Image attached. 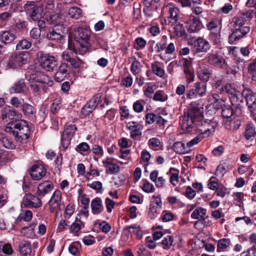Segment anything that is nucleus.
Instances as JSON below:
<instances>
[{"label":"nucleus","instance_id":"obj_1","mask_svg":"<svg viewBox=\"0 0 256 256\" xmlns=\"http://www.w3.org/2000/svg\"><path fill=\"white\" fill-rule=\"evenodd\" d=\"M204 104L202 99L192 102L187 112L180 120L182 130L186 132H190L194 126V122L203 118Z\"/></svg>","mask_w":256,"mask_h":256},{"label":"nucleus","instance_id":"obj_2","mask_svg":"<svg viewBox=\"0 0 256 256\" xmlns=\"http://www.w3.org/2000/svg\"><path fill=\"white\" fill-rule=\"evenodd\" d=\"M4 130L12 134L16 142L20 144L26 142L30 133L28 123L21 118L8 122L5 126Z\"/></svg>","mask_w":256,"mask_h":256},{"label":"nucleus","instance_id":"obj_3","mask_svg":"<svg viewBox=\"0 0 256 256\" xmlns=\"http://www.w3.org/2000/svg\"><path fill=\"white\" fill-rule=\"evenodd\" d=\"M219 90L225 92L228 95L232 105L236 108V114L241 115L244 104L242 88L241 86L234 83L227 84L220 88Z\"/></svg>","mask_w":256,"mask_h":256},{"label":"nucleus","instance_id":"obj_4","mask_svg":"<svg viewBox=\"0 0 256 256\" xmlns=\"http://www.w3.org/2000/svg\"><path fill=\"white\" fill-rule=\"evenodd\" d=\"M91 30L88 28L78 27L73 32L74 40L79 44L78 50L80 54L87 52L91 47Z\"/></svg>","mask_w":256,"mask_h":256},{"label":"nucleus","instance_id":"obj_5","mask_svg":"<svg viewBox=\"0 0 256 256\" xmlns=\"http://www.w3.org/2000/svg\"><path fill=\"white\" fill-rule=\"evenodd\" d=\"M218 124V122L213 120H203L202 118H198L194 122L192 128L195 127L200 136H202V138H206L214 132Z\"/></svg>","mask_w":256,"mask_h":256},{"label":"nucleus","instance_id":"obj_6","mask_svg":"<svg viewBox=\"0 0 256 256\" xmlns=\"http://www.w3.org/2000/svg\"><path fill=\"white\" fill-rule=\"evenodd\" d=\"M24 11L28 15L30 21H36L41 18L44 6L34 1H28L24 6Z\"/></svg>","mask_w":256,"mask_h":256},{"label":"nucleus","instance_id":"obj_7","mask_svg":"<svg viewBox=\"0 0 256 256\" xmlns=\"http://www.w3.org/2000/svg\"><path fill=\"white\" fill-rule=\"evenodd\" d=\"M29 54L26 52H20L12 54L6 62L7 69H15L28 63Z\"/></svg>","mask_w":256,"mask_h":256},{"label":"nucleus","instance_id":"obj_8","mask_svg":"<svg viewBox=\"0 0 256 256\" xmlns=\"http://www.w3.org/2000/svg\"><path fill=\"white\" fill-rule=\"evenodd\" d=\"M206 62L212 66L216 68L227 69L228 64L220 52L212 50L208 53L206 57Z\"/></svg>","mask_w":256,"mask_h":256},{"label":"nucleus","instance_id":"obj_9","mask_svg":"<svg viewBox=\"0 0 256 256\" xmlns=\"http://www.w3.org/2000/svg\"><path fill=\"white\" fill-rule=\"evenodd\" d=\"M40 66L48 72H52L58 66V61L56 58L49 54H40Z\"/></svg>","mask_w":256,"mask_h":256},{"label":"nucleus","instance_id":"obj_10","mask_svg":"<svg viewBox=\"0 0 256 256\" xmlns=\"http://www.w3.org/2000/svg\"><path fill=\"white\" fill-rule=\"evenodd\" d=\"M41 196H38L28 192L24 196L22 202V206L24 208H38L42 206V202L40 200Z\"/></svg>","mask_w":256,"mask_h":256},{"label":"nucleus","instance_id":"obj_11","mask_svg":"<svg viewBox=\"0 0 256 256\" xmlns=\"http://www.w3.org/2000/svg\"><path fill=\"white\" fill-rule=\"evenodd\" d=\"M0 118L4 122H8L22 118L21 113L10 106L4 107L0 111Z\"/></svg>","mask_w":256,"mask_h":256},{"label":"nucleus","instance_id":"obj_12","mask_svg":"<svg viewBox=\"0 0 256 256\" xmlns=\"http://www.w3.org/2000/svg\"><path fill=\"white\" fill-rule=\"evenodd\" d=\"M249 26H242V27L232 28V33L228 36V42L233 44L234 42L240 40L244 36L250 31Z\"/></svg>","mask_w":256,"mask_h":256},{"label":"nucleus","instance_id":"obj_13","mask_svg":"<svg viewBox=\"0 0 256 256\" xmlns=\"http://www.w3.org/2000/svg\"><path fill=\"white\" fill-rule=\"evenodd\" d=\"M162 208V202L160 196H152L150 203L148 216L152 220L155 218L157 216L158 212Z\"/></svg>","mask_w":256,"mask_h":256},{"label":"nucleus","instance_id":"obj_14","mask_svg":"<svg viewBox=\"0 0 256 256\" xmlns=\"http://www.w3.org/2000/svg\"><path fill=\"white\" fill-rule=\"evenodd\" d=\"M46 38L49 40L54 41L60 43H63L64 40V32L58 28V26H54L52 28L48 29L46 34Z\"/></svg>","mask_w":256,"mask_h":256},{"label":"nucleus","instance_id":"obj_15","mask_svg":"<svg viewBox=\"0 0 256 256\" xmlns=\"http://www.w3.org/2000/svg\"><path fill=\"white\" fill-rule=\"evenodd\" d=\"M164 8L168 12V24L171 26L175 24L178 20L179 9L170 3L164 6Z\"/></svg>","mask_w":256,"mask_h":256},{"label":"nucleus","instance_id":"obj_16","mask_svg":"<svg viewBox=\"0 0 256 256\" xmlns=\"http://www.w3.org/2000/svg\"><path fill=\"white\" fill-rule=\"evenodd\" d=\"M62 56L64 60L70 62L72 66L75 69L79 68L82 64V60L78 56H74V52L70 50L63 52Z\"/></svg>","mask_w":256,"mask_h":256},{"label":"nucleus","instance_id":"obj_17","mask_svg":"<svg viewBox=\"0 0 256 256\" xmlns=\"http://www.w3.org/2000/svg\"><path fill=\"white\" fill-rule=\"evenodd\" d=\"M46 168L42 164H34L30 170L32 178L34 180H38L46 176Z\"/></svg>","mask_w":256,"mask_h":256},{"label":"nucleus","instance_id":"obj_18","mask_svg":"<svg viewBox=\"0 0 256 256\" xmlns=\"http://www.w3.org/2000/svg\"><path fill=\"white\" fill-rule=\"evenodd\" d=\"M30 80L40 84H46L48 86H52L53 85V81L48 76L40 72H36L35 74H32L30 75Z\"/></svg>","mask_w":256,"mask_h":256},{"label":"nucleus","instance_id":"obj_19","mask_svg":"<svg viewBox=\"0 0 256 256\" xmlns=\"http://www.w3.org/2000/svg\"><path fill=\"white\" fill-rule=\"evenodd\" d=\"M187 30L190 33L198 32L202 28V24L198 17L192 14L189 16V18L186 22Z\"/></svg>","mask_w":256,"mask_h":256},{"label":"nucleus","instance_id":"obj_20","mask_svg":"<svg viewBox=\"0 0 256 256\" xmlns=\"http://www.w3.org/2000/svg\"><path fill=\"white\" fill-rule=\"evenodd\" d=\"M62 198V193L59 190H56L54 192L50 200L48 202L50 206V211L51 213H53L54 212H58V209H60V202L61 201Z\"/></svg>","mask_w":256,"mask_h":256},{"label":"nucleus","instance_id":"obj_21","mask_svg":"<svg viewBox=\"0 0 256 256\" xmlns=\"http://www.w3.org/2000/svg\"><path fill=\"white\" fill-rule=\"evenodd\" d=\"M183 67L184 72L186 74L187 80L190 82L194 80V74L192 70V60L189 58H182L180 61Z\"/></svg>","mask_w":256,"mask_h":256},{"label":"nucleus","instance_id":"obj_22","mask_svg":"<svg viewBox=\"0 0 256 256\" xmlns=\"http://www.w3.org/2000/svg\"><path fill=\"white\" fill-rule=\"evenodd\" d=\"M194 47L196 53L206 54L210 50V45L206 40L200 37L194 41Z\"/></svg>","mask_w":256,"mask_h":256},{"label":"nucleus","instance_id":"obj_23","mask_svg":"<svg viewBox=\"0 0 256 256\" xmlns=\"http://www.w3.org/2000/svg\"><path fill=\"white\" fill-rule=\"evenodd\" d=\"M242 86V98L246 100V104L248 106V108L251 112L252 106L254 104H256V93L254 92L252 90L248 88H244V85Z\"/></svg>","mask_w":256,"mask_h":256},{"label":"nucleus","instance_id":"obj_24","mask_svg":"<svg viewBox=\"0 0 256 256\" xmlns=\"http://www.w3.org/2000/svg\"><path fill=\"white\" fill-rule=\"evenodd\" d=\"M101 96L98 94L93 96L82 108V113L84 116H88L96 108Z\"/></svg>","mask_w":256,"mask_h":256},{"label":"nucleus","instance_id":"obj_25","mask_svg":"<svg viewBox=\"0 0 256 256\" xmlns=\"http://www.w3.org/2000/svg\"><path fill=\"white\" fill-rule=\"evenodd\" d=\"M68 68V64L62 62L54 74L55 80L58 82L63 81L69 75Z\"/></svg>","mask_w":256,"mask_h":256},{"label":"nucleus","instance_id":"obj_26","mask_svg":"<svg viewBox=\"0 0 256 256\" xmlns=\"http://www.w3.org/2000/svg\"><path fill=\"white\" fill-rule=\"evenodd\" d=\"M16 38V32L11 29L2 32L0 34V41L6 44H11Z\"/></svg>","mask_w":256,"mask_h":256},{"label":"nucleus","instance_id":"obj_27","mask_svg":"<svg viewBox=\"0 0 256 256\" xmlns=\"http://www.w3.org/2000/svg\"><path fill=\"white\" fill-rule=\"evenodd\" d=\"M54 188L53 184L50 181H45L38 184V192L36 193L38 196H44L50 192Z\"/></svg>","mask_w":256,"mask_h":256},{"label":"nucleus","instance_id":"obj_28","mask_svg":"<svg viewBox=\"0 0 256 256\" xmlns=\"http://www.w3.org/2000/svg\"><path fill=\"white\" fill-rule=\"evenodd\" d=\"M18 250L22 256H32L34 255V252H32L31 244L26 240L20 242Z\"/></svg>","mask_w":256,"mask_h":256},{"label":"nucleus","instance_id":"obj_29","mask_svg":"<svg viewBox=\"0 0 256 256\" xmlns=\"http://www.w3.org/2000/svg\"><path fill=\"white\" fill-rule=\"evenodd\" d=\"M206 210L205 208L199 207L195 209L191 214V218L193 219L198 220L194 223V226H196L198 224L202 223L205 220L204 216L206 214Z\"/></svg>","mask_w":256,"mask_h":256},{"label":"nucleus","instance_id":"obj_30","mask_svg":"<svg viewBox=\"0 0 256 256\" xmlns=\"http://www.w3.org/2000/svg\"><path fill=\"white\" fill-rule=\"evenodd\" d=\"M131 229L135 230V234L136 238L140 240L142 237V232L140 230V227L137 224H134L133 226H126L123 229V234L125 236L127 239H128L131 235Z\"/></svg>","mask_w":256,"mask_h":256},{"label":"nucleus","instance_id":"obj_31","mask_svg":"<svg viewBox=\"0 0 256 256\" xmlns=\"http://www.w3.org/2000/svg\"><path fill=\"white\" fill-rule=\"evenodd\" d=\"M92 212L94 214H98L104 210L102 200L100 198L96 197L92 200L91 204Z\"/></svg>","mask_w":256,"mask_h":256},{"label":"nucleus","instance_id":"obj_32","mask_svg":"<svg viewBox=\"0 0 256 256\" xmlns=\"http://www.w3.org/2000/svg\"><path fill=\"white\" fill-rule=\"evenodd\" d=\"M206 26L207 29L210 32L221 30L222 20L217 18H213L207 23Z\"/></svg>","mask_w":256,"mask_h":256},{"label":"nucleus","instance_id":"obj_33","mask_svg":"<svg viewBox=\"0 0 256 256\" xmlns=\"http://www.w3.org/2000/svg\"><path fill=\"white\" fill-rule=\"evenodd\" d=\"M248 72L252 82L256 84V58L252 60L248 66Z\"/></svg>","mask_w":256,"mask_h":256},{"label":"nucleus","instance_id":"obj_34","mask_svg":"<svg viewBox=\"0 0 256 256\" xmlns=\"http://www.w3.org/2000/svg\"><path fill=\"white\" fill-rule=\"evenodd\" d=\"M222 115L224 118H230L234 115L236 116H240L236 114V108L232 105V106L224 105L222 107Z\"/></svg>","mask_w":256,"mask_h":256},{"label":"nucleus","instance_id":"obj_35","mask_svg":"<svg viewBox=\"0 0 256 256\" xmlns=\"http://www.w3.org/2000/svg\"><path fill=\"white\" fill-rule=\"evenodd\" d=\"M108 158L102 161L104 166L107 168L106 172L107 174L110 172L111 174H116L118 173L120 170V166L112 162L108 161Z\"/></svg>","mask_w":256,"mask_h":256},{"label":"nucleus","instance_id":"obj_36","mask_svg":"<svg viewBox=\"0 0 256 256\" xmlns=\"http://www.w3.org/2000/svg\"><path fill=\"white\" fill-rule=\"evenodd\" d=\"M172 150L177 154H184L188 153L190 150L182 142H177L174 144Z\"/></svg>","mask_w":256,"mask_h":256},{"label":"nucleus","instance_id":"obj_37","mask_svg":"<svg viewBox=\"0 0 256 256\" xmlns=\"http://www.w3.org/2000/svg\"><path fill=\"white\" fill-rule=\"evenodd\" d=\"M244 64V61L242 60H236L232 65L230 66L228 65V68L226 70L228 72H230V74H237L239 70L242 69Z\"/></svg>","mask_w":256,"mask_h":256},{"label":"nucleus","instance_id":"obj_38","mask_svg":"<svg viewBox=\"0 0 256 256\" xmlns=\"http://www.w3.org/2000/svg\"><path fill=\"white\" fill-rule=\"evenodd\" d=\"M34 224H29L28 226L23 227L20 230L22 234L28 238H32L35 236L34 232Z\"/></svg>","mask_w":256,"mask_h":256},{"label":"nucleus","instance_id":"obj_39","mask_svg":"<svg viewBox=\"0 0 256 256\" xmlns=\"http://www.w3.org/2000/svg\"><path fill=\"white\" fill-rule=\"evenodd\" d=\"M26 88V84L24 80H20L14 84L10 88V93H20L24 91Z\"/></svg>","mask_w":256,"mask_h":256},{"label":"nucleus","instance_id":"obj_40","mask_svg":"<svg viewBox=\"0 0 256 256\" xmlns=\"http://www.w3.org/2000/svg\"><path fill=\"white\" fill-rule=\"evenodd\" d=\"M197 72L198 78L204 83L208 80L212 74L211 71L205 68H199Z\"/></svg>","mask_w":256,"mask_h":256},{"label":"nucleus","instance_id":"obj_41","mask_svg":"<svg viewBox=\"0 0 256 256\" xmlns=\"http://www.w3.org/2000/svg\"><path fill=\"white\" fill-rule=\"evenodd\" d=\"M157 9L158 6H144L143 9V12L147 18H151L158 16Z\"/></svg>","mask_w":256,"mask_h":256},{"label":"nucleus","instance_id":"obj_42","mask_svg":"<svg viewBox=\"0 0 256 256\" xmlns=\"http://www.w3.org/2000/svg\"><path fill=\"white\" fill-rule=\"evenodd\" d=\"M0 142L3 146L8 149L12 150L15 148V145L12 140L2 133H0Z\"/></svg>","mask_w":256,"mask_h":256},{"label":"nucleus","instance_id":"obj_43","mask_svg":"<svg viewBox=\"0 0 256 256\" xmlns=\"http://www.w3.org/2000/svg\"><path fill=\"white\" fill-rule=\"evenodd\" d=\"M149 147L154 150H162V146L159 139L155 138H150L148 141Z\"/></svg>","mask_w":256,"mask_h":256},{"label":"nucleus","instance_id":"obj_44","mask_svg":"<svg viewBox=\"0 0 256 256\" xmlns=\"http://www.w3.org/2000/svg\"><path fill=\"white\" fill-rule=\"evenodd\" d=\"M193 88L200 96H202L206 94V85L204 82H197Z\"/></svg>","mask_w":256,"mask_h":256},{"label":"nucleus","instance_id":"obj_45","mask_svg":"<svg viewBox=\"0 0 256 256\" xmlns=\"http://www.w3.org/2000/svg\"><path fill=\"white\" fill-rule=\"evenodd\" d=\"M221 30H218L210 32L208 37L210 41L214 44H218L221 42Z\"/></svg>","mask_w":256,"mask_h":256},{"label":"nucleus","instance_id":"obj_46","mask_svg":"<svg viewBox=\"0 0 256 256\" xmlns=\"http://www.w3.org/2000/svg\"><path fill=\"white\" fill-rule=\"evenodd\" d=\"M68 14L70 18L78 19L81 16L82 10L77 6H73L69 8Z\"/></svg>","mask_w":256,"mask_h":256},{"label":"nucleus","instance_id":"obj_47","mask_svg":"<svg viewBox=\"0 0 256 256\" xmlns=\"http://www.w3.org/2000/svg\"><path fill=\"white\" fill-rule=\"evenodd\" d=\"M246 22L244 16H235L232 18V28L242 27L245 26V23Z\"/></svg>","mask_w":256,"mask_h":256},{"label":"nucleus","instance_id":"obj_48","mask_svg":"<svg viewBox=\"0 0 256 256\" xmlns=\"http://www.w3.org/2000/svg\"><path fill=\"white\" fill-rule=\"evenodd\" d=\"M256 134L255 128L252 124H248L244 132V136L246 139L249 140L252 137H254Z\"/></svg>","mask_w":256,"mask_h":256},{"label":"nucleus","instance_id":"obj_49","mask_svg":"<svg viewBox=\"0 0 256 256\" xmlns=\"http://www.w3.org/2000/svg\"><path fill=\"white\" fill-rule=\"evenodd\" d=\"M230 244V240L229 238L220 239L217 244V251L220 252L226 248Z\"/></svg>","mask_w":256,"mask_h":256},{"label":"nucleus","instance_id":"obj_50","mask_svg":"<svg viewBox=\"0 0 256 256\" xmlns=\"http://www.w3.org/2000/svg\"><path fill=\"white\" fill-rule=\"evenodd\" d=\"M173 242V237L171 236H166L164 238V239L161 242V244L164 249L168 250L172 246Z\"/></svg>","mask_w":256,"mask_h":256},{"label":"nucleus","instance_id":"obj_51","mask_svg":"<svg viewBox=\"0 0 256 256\" xmlns=\"http://www.w3.org/2000/svg\"><path fill=\"white\" fill-rule=\"evenodd\" d=\"M22 111L26 116L30 117L34 114V108L28 103H24L22 106Z\"/></svg>","mask_w":256,"mask_h":256},{"label":"nucleus","instance_id":"obj_52","mask_svg":"<svg viewBox=\"0 0 256 256\" xmlns=\"http://www.w3.org/2000/svg\"><path fill=\"white\" fill-rule=\"evenodd\" d=\"M32 46L31 42L24 39L20 40L16 46V50H28Z\"/></svg>","mask_w":256,"mask_h":256},{"label":"nucleus","instance_id":"obj_53","mask_svg":"<svg viewBox=\"0 0 256 256\" xmlns=\"http://www.w3.org/2000/svg\"><path fill=\"white\" fill-rule=\"evenodd\" d=\"M48 21L50 24H54V26H58V24H60L62 20V16L59 14H54L50 16L48 18H47Z\"/></svg>","mask_w":256,"mask_h":256},{"label":"nucleus","instance_id":"obj_54","mask_svg":"<svg viewBox=\"0 0 256 256\" xmlns=\"http://www.w3.org/2000/svg\"><path fill=\"white\" fill-rule=\"evenodd\" d=\"M90 150V146L86 142H84L80 143L75 148L76 151L80 154H83L84 152L88 153Z\"/></svg>","mask_w":256,"mask_h":256},{"label":"nucleus","instance_id":"obj_55","mask_svg":"<svg viewBox=\"0 0 256 256\" xmlns=\"http://www.w3.org/2000/svg\"><path fill=\"white\" fill-rule=\"evenodd\" d=\"M142 65L140 62L134 58L130 66V71L133 74L136 75L141 71Z\"/></svg>","mask_w":256,"mask_h":256},{"label":"nucleus","instance_id":"obj_56","mask_svg":"<svg viewBox=\"0 0 256 256\" xmlns=\"http://www.w3.org/2000/svg\"><path fill=\"white\" fill-rule=\"evenodd\" d=\"M168 99V96L162 90H158L154 94L153 100L154 101L164 102Z\"/></svg>","mask_w":256,"mask_h":256},{"label":"nucleus","instance_id":"obj_57","mask_svg":"<svg viewBox=\"0 0 256 256\" xmlns=\"http://www.w3.org/2000/svg\"><path fill=\"white\" fill-rule=\"evenodd\" d=\"M166 36H164L162 37L160 42L156 44L154 48L156 52L158 53L160 51L165 50L166 46Z\"/></svg>","mask_w":256,"mask_h":256},{"label":"nucleus","instance_id":"obj_58","mask_svg":"<svg viewBox=\"0 0 256 256\" xmlns=\"http://www.w3.org/2000/svg\"><path fill=\"white\" fill-rule=\"evenodd\" d=\"M152 72L160 77H162L164 74V70L156 64H154L152 66Z\"/></svg>","mask_w":256,"mask_h":256},{"label":"nucleus","instance_id":"obj_59","mask_svg":"<svg viewBox=\"0 0 256 256\" xmlns=\"http://www.w3.org/2000/svg\"><path fill=\"white\" fill-rule=\"evenodd\" d=\"M233 10V6L230 3H226L218 10V14H228Z\"/></svg>","mask_w":256,"mask_h":256},{"label":"nucleus","instance_id":"obj_60","mask_svg":"<svg viewBox=\"0 0 256 256\" xmlns=\"http://www.w3.org/2000/svg\"><path fill=\"white\" fill-rule=\"evenodd\" d=\"M174 32L176 35L178 36L181 37L185 34V30L182 24L178 23L176 24L174 27Z\"/></svg>","mask_w":256,"mask_h":256},{"label":"nucleus","instance_id":"obj_61","mask_svg":"<svg viewBox=\"0 0 256 256\" xmlns=\"http://www.w3.org/2000/svg\"><path fill=\"white\" fill-rule=\"evenodd\" d=\"M174 217V215L171 212L164 210L162 215V220L164 222H168L172 220Z\"/></svg>","mask_w":256,"mask_h":256},{"label":"nucleus","instance_id":"obj_62","mask_svg":"<svg viewBox=\"0 0 256 256\" xmlns=\"http://www.w3.org/2000/svg\"><path fill=\"white\" fill-rule=\"evenodd\" d=\"M118 144L121 148H127L132 146V142L126 138H122L118 140Z\"/></svg>","mask_w":256,"mask_h":256},{"label":"nucleus","instance_id":"obj_63","mask_svg":"<svg viewBox=\"0 0 256 256\" xmlns=\"http://www.w3.org/2000/svg\"><path fill=\"white\" fill-rule=\"evenodd\" d=\"M76 130L77 128L74 124H68L66 126L63 134L66 135L72 136Z\"/></svg>","mask_w":256,"mask_h":256},{"label":"nucleus","instance_id":"obj_64","mask_svg":"<svg viewBox=\"0 0 256 256\" xmlns=\"http://www.w3.org/2000/svg\"><path fill=\"white\" fill-rule=\"evenodd\" d=\"M10 104L14 107L18 108L22 106L23 104H24V100H20L17 97H13L10 99Z\"/></svg>","mask_w":256,"mask_h":256}]
</instances>
